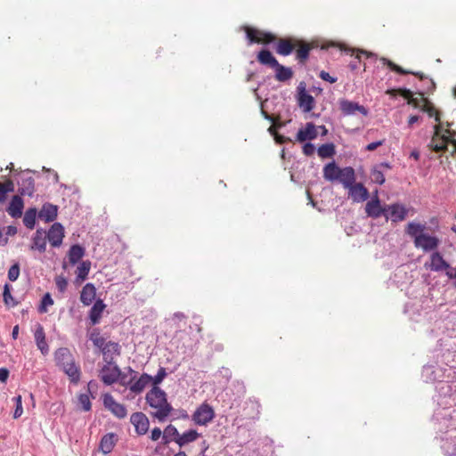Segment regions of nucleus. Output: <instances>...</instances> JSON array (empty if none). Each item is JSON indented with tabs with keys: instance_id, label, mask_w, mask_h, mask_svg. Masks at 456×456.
Returning a JSON list of instances; mask_svg holds the SVG:
<instances>
[{
	"instance_id": "nucleus-47",
	"label": "nucleus",
	"mask_w": 456,
	"mask_h": 456,
	"mask_svg": "<svg viewBox=\"0 0 456 456\" xmlns=\"http://www.w3.org/2000/svg\"><path fill=\"white\" fill-rule=\"evenodd\" d=\"M20 276V265L18 263L12 265L8 271V279L15 281Z\"/></svg>"
},
{
	"instance_id": "nucleus-54",
	"label": "nucleus",
	"mask_w": 456,
	"mask_h": 456,
	"mask_svg": "<svg viewBox=\"0 0 456 456\" xmlns=\"http://www.w3.org/2000/svg\"><path fill=\"white\" fill-rule=\"evenodd\" d=\"M384 142L385 140H380V141H377V142H370L369 143L367 146H366V151H375L378 147L381 146L384 144Z\"/></svg>"
},
{
	"instance_id": "nucleus-46",
	"label": "nucleus",
	"mask_w": 456,
	"mask_h": 456,
	"mask_svg": "<svg viewBox=\"0 0 456 456\" xmlns=\"http://www.w3.org/2000/svg\"><path fill=\"white\" fill-rule=\"evenodd\" d=\"M13 400L15 401V410L13 412V418L18 419L23 413L21 395H18V396L14 397Z\"/></svg>"
},
{
	"instance_id": "nucleus-45",
	"label": "nucleus",
	"mask_w": 456,
	"mask_h": 456,
	"mask_svg": "<svg viewBox=\"0 0 456 456\" xmlns=\"http://www.w3.org/2000/svg\"><path fill=\"white\" fill-rule=\"evenodd\" d=\"M370 179L372 182L378 184H383L385 183V175L381 170L374 168L370 173Z\"/></svg>"
},
{
	"instance_id": "nucleus-1",
	"label": "nucleus",
	"mask_w": 456,
	"mask_h": 456,
	"mask_svg": "<svg viewBox=\"0 0 456 456\" xmlns=\"http://www.w3.org/2000/svg\"><path fill=\"white\" fill-rule=\"evenodd\" d=\"M426 225L420 223L410 222L406 226V233L413 239L415 248L424 252L436 251L440 240L435 235L425 232Z\"/></svg>"
},
{
	"instance_id": "nucleus-21",
	"label": "nucleus",
	"mask_w": 456,
	"mask_h": 456,
	"mask_svg": "<svg viewBox=\"0 0 456 456\" xmlns=\"http://www.w3.org/2000/svg\"><path fill=\"white\" fill-rule=\"evenodd\" d=\"M318 133L314 124L307 123L304 128L298 130L297 134V140L300 142L306 140H314L317 137Z\"/></svg>"
},
{
	"instance_id": "nucleus-60",
	"label": "nucleus",
	"mask_w": 456,
	"mask_h": 456,
	"mask_svg": "<svg viewBox=\"0 0 456 456\" xmlns=\"http://www.w3.org/2000/svg\"><path fill=\"white\" fill-rule=\"evenodd\" d=\"M445 274L451 280L456 278V266L454 268L450 267V269L448 270V272L445 273Z\"/></svg>"
},
{
	"instance_id": "nucleus-51",
	"label": "nucleus",
	"mask_w": 456,
	"mask_h": 456,
	"mask_svg": "<svg viewBox=\"0 0 456 456\" xmlns=\"http://www.w3.org/2000/svg\"><path fill=\"white\" fill-rule=\"evenodd\" d=\"M315 151V147L313 143L311 142H306L305 143V145L303 146V153L305 155V156H312Z\"/></svg>"
},
{
	"instance_id": "nucleus-41",
	"label": "nucleus",
	"mask_w": 456,
	"mask_h": 456,
	"mask_svg": "<svg viewBox=\"0 0 456 456\" xmlns=\"http://www.w3.org/2000/svg\"><path fill=\"white\" fill-rule=\"evenodd\" d=\"M3 298L4 305L8 307H13L18 305V301L11 294L9 284H5L4 287Z\"/></svg>"
},
{
	"instance_id": "nucleus-52",
	"label": "nucleus",
	"mask_w": 456,
	"mask_h": 456,
	"mask_svg": "<svg viewBox=\"0 0 456 456\" xmlns=\"http://www.w3.org/2000/svg\"><path fill=\"white\" fill-rule=\"evenodd\" d=\"M319 77L327 82H330V84H333L337 81L336 77H331L328 72L322 70L319 74Z\"/></svg>"
},
{
	"instance_id": "nucleus-38",
	"label": "nucleus",
	"mask_w": 456,
	"mask_h": 456,
	"mask_svg": "<svg viewBox=\"0 0 456 456\" xmlns=\"http://www.w3.org/2000/svg\"><path fill=\"white\" fill-rule=\"evenodd\" d=\"M318 155L322 159L332 158L335 153V145L333 143H325L318 148Z\"/></svg>"
},
{
	"instance_id": "nucleus-4",
	"label": "nucleus",
	"mask_w": 456,
	"mask_h": 456,
	"mask_svg": "<svg viewBox=\"0 0 456 456\" xmlns=\"http://www.w3.org/2000/svg\"><path fill=\"white\" fill-rule=\"evenodd\" d=\"M434 129L435 132L428 147L436 152H441L448 151V145L450 144L452 146L451 154L452 156L456 155V140L451 136L442 134L443 126L440 123L436 125Z\"/></svg>"
},
{
	"instance_id": "nucleus-59",
	"label": "nucleus",
	"mask_w": 456,
	"mask_h": 456,
	"mask_svg": "<svg viewBox=\"0 0 456 456\" xmlns=\"http://www.w3.org/2000/svg\"><path fill=\"white\" fill-rule=\"evenodd\" d=\"M263 113L265 114V118L270 119V120L273 123V126H271L269 127V132H270L271 134H273V133H274V131H275V128H276L277 126H278V127H279V126H281V124H279V125L275 124V122H274L273 118L271 116H269V115H268L267 113H265V112H263Z\"/></svg>"
},
{
	"instance_id": "nucleus-55",
	"label": "nucleus",
	"mask_w": 456,
	"mask_h": 456,
	"mask_svg": "<svg viewBox=\"0 0 456 456\" xmlns=\"http://www.w3.org/2000/svg\"><path fill=\"white\" fill-rule=\"evenodd\" d=\"M167 372H158V374L152 378L151 382L154 387H157V385L164 379V378L167 376Z\"/></svg>"
},
{
	"instance_id": "nucleus-11",
	"label": "nucleus",
	"mask_w": 456,
	"mask_h": 456,
	"mask_svg": "<svg viewBox=\"0 0 456 456\" xmlns=\"http://www.w3.org/2000/svg\"><path fill=\"white\" fill-rule=\"evenodd\" d=\"M131 423L134 426L135 432L142 436L149 430L150 422L147 416L142 412H134L130 418Z\"/></svg>"
},
{
	"instance_id": "nucleus-27",
	"label": "nucleus",
	"mask_w": 456,
	"mask_h": 456,
	"mask_svg": "<svg viewBox=\"0 0 456 456\" xmlns=\"http://www.w3.org/2000/svg\"><path fill=\"white\" fill-rule=\"evenodd\" d=\"M96 296V289L94 284H86L80 294V300L85 305H89L94 300Z\"/></svg>"
},
{
	"instance_id": "nucleus-7",
	"label": "nucleus",
	"mask_w": 456,
	"mask_h": 456,
	"mask_svg": "<svg viewBox=\"0 0 456 456\" xmlns=\"http://www.w3.org/2000/svg\"><path fill=\"white\" fill-rule=\"evenodd\" d=\"M57 366L62 370H77L75 366L74 357L66 347H61L55 352Z\"/></svg>"
},
{
	"instance_id": "nucleus-62",
	"label": "nucleus",
	"mask_w": 456,
	"mask_h": 456,
	"mask_svg": "<svg viewBox=\"0 0 456 456\" xmlns=\"http://www.w3.org/2000/svg\"><path fill=\"white\" fill-rule=\"evenodd\" d=\"M8 191H5V190L2 187V183L0 182V200L4 201L6 200V194Z\"/></svg>"
},
{
	"instance_id": "nucleus-64",
	"label": "nucleus",
	"mask_w": 456,
	"mask_h": 456,
	"mask_svg": "<svg viewBox=\"0 0 456 456\" xmlns=\"http://www.w3.org/2000/svg\"><path fill=\"white\" fill-rule=\"evenodd\" d=\"M419 152L416 150L412 151L411 152V157L413 158L415 160H419Z\"/></svg>"
},
{
	"instance_id": "nucleus-19",
	"label": "nucleus",
	"mask_w": 456,
	"mask_h": 456,
	"mask_svg": "<svg viewBox=\"0 0 456 456\" xmlns=\"http://www.w3.org/2000/svg\"><path fill=\"white\" fill-rule=\"evenodd\" d=\"M24 208L23 200L20 195H14L7 208L8 214L13 218L21 216Z\"/></svg>"
},
{
	"instance_id": "nucleus-48",
	"label": "nucleus",
	"mask_w": 456,
	"mask_h": 456,
	"mask_svg": "<svg viewBox=\"0 0 456 456\" xmlns=\"http://www.w3.org/2000/svg\"><path fill=\"white\" fill-rule=\"evenodd\" d=\"M394 92L398 93L402 97H403L404 99H407L408 102L413 96L412 92L407 88H398V89H393L391 91H388V93H394Z\"/></svg>"
},
{
	"instance_id": "nucleus-42",
	"label": "nucleus",
	"mask_w": 456,
	"mask_h": 456,
	"mask_svg": "<svg viewBox=\"0 0 456 456\" xmlns=\"http://www.w3.org/2000/svg\"><path fill=\"white\" fill-rule=\"evenodd\" d=\"M121 375L122 372H106L102 375V379L105 384L110 385L118 381L121 379Z\"/></svg>"
},
{
	"instance_id": "nucleus-36",
	"label": "nucleus",
	"mask_w": 456,
	"mask_h": 456,
	"mask_svg": "<svg viewBox=\"0 0 456 456\" xmlns=\"http://www.w3.org/2000/svg\"><path fill=\"white\" fill-rule=\"evenodd\" d=\"M199 434L196 430L190 429L184 432L183 435H180L177 438V444L180 446H183L191 442L195 441L199 437Z\"/></svg>"
},
{
	"instance_id": "nucleus-44",
	"label": "nucleus",
	"mask_w": 456,
	"mask_h": 456,
	"mask_svg": "<svg viewBox=\"0 0 456 456\" xmlns=\"http://www.w3.org/2000/svg\"><path fill=\"white\" fill-rule=\"evenodd\" d=\"M53 305V300L51 297V295L49 293H46L42 298L41 305L38 308L39 313H41V314L46 313L47 306Z\"/></svg>"
},
{
	"instance_id": "nucleus-32",
	"label": "nucleus",
	"mask_w": 456,
	"mask_h": 456,
	"mask_svg": "<svg viewBox=\"0 0 456 456\" xmlns=\"http://www.w3.org/2000/svg\"><path fill=\"white\" fill-rule=\"evenodd\" d=\"M85 255V248L78 245H72L68 252L69 262L74 265H76Z\"/></svg>"
},
{
	"instance_id": "nucleus-3",
	"label": "nucleus",
	"mask_w": 456,
	"mask_h": 456,
	"mask_svg": "<svg viewBox=\"0 0 456 456\" xmlns=\"http://www.w3.org/2000/svg\"><path fill=\"white\" fill-rule=\"evenodd\" d=\"M257 61L275 70V79L279 82H287L293 77V70L291 68L285 67L278 62L273 53L267 50H261L256 56Z\"/></svg>"
},
{
	"instance_id": "nucleus-18",
	"label": "nucleus",
	"mask_w": 456,
	"mask_h": 456,
	"mask_svg": "<svg viewBox=\"0 0 456 456\" xmlns=\"http://www.w3.org/2000/svg\"><path fill=\"white\" fill-rule=\"evenodd\" d=\"M339 107L345 115H353L356 111H359L363 116L368 114V110L362 105L348 100H341L339 102Z\"/></svg>"
},
{
	"instance_id": "nucleus-13",
	"label": "nucleus",
	"mask_w": 456,
	"mask_h": 456,
	"mask_svg": "<svg viewBox=\"0 0 456 456\" xmlns=\"http://www.w3.org/2000/svg\"><path fill=\"white\" fill-rule=\"evenodd\" d=\"M426 265H428L431 271H434V272L445 271V273L448 272V270L451 267L449 263H447L444 260L442 254L438 251H435V252L431 253L430 263L428 265L426 264Z\"/></svg>"
},
{
	"instance_id": "nucleus-30",
	"label": "nucleus",
	"mask_w": 456,
	"mask_h": 456,
	"mask_svg": "<svg viewBox=\"0 0 456 456\" xmlns=\"http://www.w3.org/2000/svg\"><path fill=\"white\" fill-rule=\"evenodd\" d=\"M342 168H339L334 162L327 164L323 167V177L328 181L338 179Z\"/></svg>"
},
{
	"instance_id": "nucleus-28",
	"label": "nucleus",
	"mask_w": 456,
	"mask_h": 456,
	"mask_svg": "<svg viewBox=\"0 0 456 456\" xmlns=\"http://www.w3.org/2000/svg\"><path fill=\"white\" fill-rule=\"evenodd\" d=\"M105 306L106 305L102 299H98L94 303L89 313V318L93 325L99 323Z\"/></svg>"
},
{
	"instance_id": "nucleus-61",
	"label": "nucleus",
	"mask_w": 456,
	"mask_h": 456,
	"mask_svg": "<svg viewBox=\"0 0 456 456\" xmlns=\"http://www.w3.org/2000/svg\"><path fill=\"white\" fill-rule=\"evenodd\" d=\"M97 387V385L94 381H89L87 384V391L88 393L92 394Z\"/></svg>"
},
{
	"instance_id": "nucleus-5",
	"label": "nucleus",
	"mask_w": 456,
	"mask_h": 456,
	"mask_svg": "<svg viewBox=\"0 0 456 456\" xmlns=\"http://www.w3.org/2000/svg\"><path fill=\"white\" fill-rule=\"evenodd\" d=\"M119 348L118 343L109 341L105 347L101 350L105 362L102 370H120L116 363V358L119 356Z\"/></svg>"
},
{
	"instance_id": "nucleus-40",
	"label": "nucleus",
	"mask_w": 456,
	"mask_h": 456,
	"mask_svg": "<svg viewBox=\"0 0 456 456\" xmlns=\"http://www.w3.org/2000/svg\"><path fill=\"white\" fill-rule=\"evenodd\" d=\"M90 340L101 350L103 349L108 343L101 333L95 330L90 334Z\"/></svg>"
},
{
	"instance_id": "nucleus-2",
	"label": "nucleus",
	"mask_w": 456,
	"mask_h": 456,
	"mask_svg": "<svg viewBox=\"0 0 456 456\" xmlns=\"http://www.w3.org/2000/svg\"><path fill=\"white\" fill-rule=\"evenodd\" d=\"M146 401L151 408L156 409L153 416L159 421H164L173 410L167 403L166 393L158 387H153L147 393Z\"/></svg>"
},
{
	"instance_id": "nucleus-17",
	"label": "nucleus",
	"mask_w": 456,
	"mask_h": 456,
	"mask_svg": "<svg viewBox=\"0 0 456 456\" xmlns=\"http://www.w3.org/2000/svg\"><path fill=\"white\" fill-rule=\"evenodd\" d=\"M298 105L305 112L311 111L314 107V97L307 94L302 84L298 86Z\"/></svg>"
},
{
	"instance_id": "nucleus-29",
	"label": "nucleus",
	"mask_w": 456,
	"mask_h": 456,
	"mask_svg": "<svg viewBox=\"0 0 456 456\" xmlns=\"http://www.w3.org/2000/svg\"><path fill=\"white\" fill-rule=\"evenodd\" d=\"M419 94L420 95V101L423 103L421 110L428 113L430 118L434 117L436 122H440V112L426 97H424L423 93H419Z\"/></svg>"
},
{
	"instance_id": "nucleus-9",
	"label": "nucleus",
	"mask_w": 456,
	"mask_h": 456,
	"mask_svg": "<svg viewBox=\"0 0 456 456\" xmlns=\"http://www.w3.org/2000/svg\"><path fill=\"white\" fill-rule=\"evenodd\" d=\"M408 214L407 208L399 203H395L392 205L387 206V213L386 219H390L394 223H398L403 221Z\"/></svg>"
},
{
	"instance_id": "nucleus-14",
	"label": "nucleus",
	"mask_w": 456,
	"mask_h": 456,
	"mask_svg": "<svg viewBox=\"0 0 456 456\" xmlns=\"http://www.w3.org/2000/svg\"><path fill=\"white\" fill-rule=\"evenodd\" d=\"M64 238V228L60 223H54L48 231L47 239L50 244L56 248L60 247Z\"/></svg>"
},
{
	"instance_id": "nucleus-50",
	"label": "nucleus",
	"mask_w": 456,
	"mask_h": 456,
	"mask_svg": "<svg viewBox=\"0 0 456 456\" xmlns=\"http://www.w3.org/2000/svg\"><path fill=\"white\" fill-rule=\"evenodd\" d=\"M362 55H364L366 57V59H370V60H373V61L377 60L376 54L367 52V51H364V50L357 51L355 59H357L359 61H361Z\"/></svg>"
},
{
	"instance_id": "nucleus-20",
	"label": "nucleus",
	"mask_w": 456,
	"mask_h": 456,
	"mask_svg": "<svg viewBox=\"0 0 456 456\" xmlns=\"http://www.w3.org/2000/svg\"><path fill=\"white\" fill-rule=\"evenodd\" d=\"M34 338L37 348L43 354H46L49 352V347L45 340V333L44 327L41 324H37L35 329Z\"/></svg>"
},
{
	"instance_id": "nucleus-33",
	"label": "nucleus",
	"mask_w": 456,
	"mask_h": 456,
	"mask_svg": "<svg viewBox=\"0 0 456 456\" xmlns=\"http://www.w3.org/2000/svg\"><path fill=\"white\" fill-rule=\"evenodd\" d=\"M311 49H312V46L309 44L298 40V45L295 50H296L297 59L298 60V61L300 63L305 62V61L309 57V52Z\"/></svg>"
},
{
	"instance_id": "nucleus-34",
	"label": "nucleus",
	"mask_w": 456,
	"mask_h": 456,
	"mask_svg": "<svg viewBox=\"0 0 456 456\" xmlns=\"http://www.w3.org/2000/svg\"><path fill=\"white\" fill-rule=\"evenodd\" d=\"M151 376L148 375L146 372H143L140 379L132 384L130 387L131 391L136 394L141 393L146 387V386L151 383Z\"/></svg>"
},
{
	"instance_id": "nucleus-56",
	"label": "nucleus",
	"mask_w": 456,
	"mask_h": 456,
	"mask_svg": "<svg viewBox=\"0 0 456 456\" xmlns=\"http://www.w3.org/2000/svg\"><path fill=\"white\" fill-rule=\"evenodd\" d=\"M2 187L5 191L12 192L14 191V183L12 180L7 179L4 183H2Z\"/></svg>"
},
{
	"instance_id": "nucleus-53",
	"label": "nucleus",
	"mask_w": 456,
	"mask_h": 456,
	"mask_svg": "<svg viewBox=\"0 0 456 456\" xmlns=\"http://www.w3.org/2000/svg\"><path fill=\"white\" fill-rule=\"evenodd\" d=\"M419 96L418 97H413L411 99H410L409 101V104H411L413 107L415 108H418V109H422V106H423V103L422 102L420 101V95L419 94V93L417 94Z\"/></svg>"
},
{
	"instance_id": "nucleus-43",
	"label": "nucleus",
	"mask_w": 456,
	"mask_h": 456,
	"mask_svg": "<svg viewBox=\"0 0 456 456\" xmlns=\"http://www.w3.org/2000/svg\"><path fill=\"white\" fill-rule=\"evenodd\" d=\"M78 403L83 411H88L91 410L92 404L87 394H80L78 395Z\"/></svg>"
},
{
	"instance_id": "nucleus-16",
	"label": "nucleus",
	"mask_w": 456,
	"mask_h": 456,
	"mask_svg": "<svg viewBox=\"0 0 456 456\" xmlns=\"http://www.w3.org/2000/svg\"><path fill=\"white\" fill-rule=\"evenodd\" d=\"M349 191V197L353 200L354 202H363L368 200L369 198V191L365 188V186L361 183H354L352 186L348 188Z\"/></svg>"
},
{
	"instance_id": "nucleus-23",
	"label": "nucleus",
	"mask_w": 456,
	"mask_h": 456,
	"mask_svg": "<svg viewBox=\"0 0 456 456\" xmlns=\"http://www.w3.org/2000/svg\"><path fill=\"white\" fill-rule=\"evenodd\" d=\"M58 208L56 205L45 203L39 211L38 216L45 222H53L57 217Z\"/></svg>"
},
{
	"instance_id": "nucleus-25",
	"label": "nucleus",
	"mask_w": 456,
	"mask_h": 456,
	"mask_svg": "<svg viewBox=\"0 0 456 456\" xmlns=\"http://www.w3.org/2000/svg\"><path fill=\"white\" fill-rule=\"evenodd\" d=\"M46 238L47 236H45V232L43 230H37L32 239L30 248L37 249L41 253L45 252L46 249Z\"/></svg>"
},
{
	"instance_id": "nucleus-8",
	"label": "nucleus",
	"mask_w": 456,
	"mask_h": 456,
	"mask_svg": "<svg viewBox=\"0 0 456 456\" xmlns=\"http://www.w3.org/2000/svg\"><path fill=\"white\" fill-rule=\"evenodd\" d=\"M214 417L213 408L207 403H202L193 413L192 420L198 425H207Z\"/></svg>"
},
{
	"instance_id": "nucleus-10",
	"label": "nucleus",
	"mask_w": 456,
	"mask_h": 456,
	"mask_svg": "<svg viewBox=\"0 0 456 456\" xmlns=\"http://www.w3.org/2000/svg\"><path fill=\"white\" fill-rule=\"evenodd\" d=\"M103 404L106 409L110 410L116 417L123 419L126 416V407L116 402L112 395L106 394L103 396Z\"/></svg>"
},
{
	"instance_id": "nucleus-6",
	"label": "nucleus",
	"mask_w": 456,
	"mask_h": 456,
	"mask_svg": "<svg viewBox=\"0 0 456 456\" xmlns=\"http://www.w3.org/2000/svg\"><path fill=\"white\" fill-rule=\"evenodd\" d=\"M244 31L249 44L256 43L267 45L276 40L275 35L248 26L244 27Z\"/></svg>"
},
{
	"instance_id": "nucleus-24",
	"label": "nucleus",
	"mask_w": 456,
	"mask_h": 456,
	"mask_svg": "<svg viewBox=\"0 0 456 456\" xmlns=\"http://www.w3.org/2000/svg\"><path fill=\"white\" fill-rule=\"evenodd\" d=\"M355 179L354 169L351 167H346L342 168L338 180H339L346 189H348L355 183Z\"/></svg>"
},
{
	"instance_id": "nucleus-22",
	"label": "nucleus",
	"mask_w": 456,
	"mask_h": 456,
	"mask_svg": "<svg viewBox=\"0 0 456 456\" xmlns=\"http://www.w3.org/2000/svg\"><path fill=\"white\" fill-rule=\"evenodd\" d=\"M380 61L383 62V64L387 65L392 71H395L401 75H406V74H411L417 77H419L420 80H423L425 78H428L423 73L421 72H414L411 70H407L400 67L399 65L395 64L392 61L387 59V58H380Z\"/></svg>"
},
{
	"instance_id": "nucleus-57",
	"label": "nucleus",
	"mask_w": 456,
	"mask_h": 456,
	"mask_svg": "<svg viewBox=\"0 0 456 456\" xmlns=\"http://www.w3.org/2000/svg\"><path fill=\"white\" fill-rule=\"evenodd\" d=\"M161 435H162L161 429L159 428H155L151 431V439L152 441H157L160 438Z\"/></svg>"
},
{
	"instance_id": "nucleus-26",
	"label": "nucleus",
	"mask_w": 456,
	"mask_h": 456,
	"mask_svg": "<svg viewBox=\"0 0 456 456\" xmlns=\"http://www.w3.org/2000/svg\"><path fill=\"white\" fill-rule=\"evenodd\" d=\"M18 191L20 195L32 196L35 191V181L32 176L22 177L19 183Z\"/></svg>"
},
{
	"instance_id": "nucleus-39",
	"label": "nucleus",
	"mask_w": 456,
	"mask_h": 456,
	"mask_svg": "<svg viewBox=\"0 0 456 456\" xmlns=\"http://www.w3.org/2000/svg\"><path fill=\"white\" fill-rule=\"evenodd\" d=\"M37 209L28 208L24 215L23 224L28 229H33L36 224Z\"/></svg>"
},
{
	"instance_id": "nucleus-31",
	"label": "nucleus",
	"mask_w": 456,
	"mask_h": 456,
	"mask_svg": "<svg viewBox=\"0 0 456 456\" xmlns=\"http://www.w3.org/2000/svg\"><path fill=\"white\" fill-rule=\"evenodd\" d=\"M116 436L113 433L106 434L102 436L100 442V449L104 453L107 454L110 452L116 444Z\"/></svg>"
},
{
	"instance_id": "nucleus-37",
	"label": "nucleus",
	"mask_w": 456,
	"mask_h": 456,
	"mask_svg": "<svg viewBox=\"0 0 456 456\" xmlns=\"http://www.w3.org/2000/svg\"><path fill=\"white\" fill-rule=\"evenodd\" d=\"M91 269V262L86 260L80 263V265L77 267V280L81 281H85L90 272Z\"/></svg>"
},
{
	"instance_id": "nucleus-15",
	"label": "nucleus",
	"mask_w": 456,
	"mask_h": 456,
	"mask_svg": "<svg viewBox=\"0 0 456 456\" xmlns=\"http://www.w3.org/2000/svg\"><path fill=\"white\" fill-rule=\"evenodd\" d=\"M366 214L372 218H379L381 216H386L387 213V206L382 207L380 205V200L376 196L371 200L368 201L365 206Z\"/></svg>"
},
{
	"instance_id": "nucleus-58",
	"label": "nucleus",
	"mask_w": 456,
	"mask_h": 456,
	"mask_svg": "<svg viewBox=\"0 0 456 456\" xmlns=\"http://www.w3.org/2000/svg\"><path fill=\"white\" fill-rule=\"evenodd\" d=\"M69 375L70 381L74 384H77L80 380V372H66Z\"/></svg>"
},
{
	"instance_id": "nucleus-49",
	"label": "nucleus",
	"mask_w": 456,
	"mask_h": 456,
	"mask_svg": "<svg viewBox=\"0 0 456 456\" xmlns=\"http://www.w3.org/2000/svg\"><path fill=\"white\" fill-rule=\"evenodd\" d=\"M55 284H56V287L57 289L61 291V292H63L66 290L67 289V286H68V281L67 280L62 277V276H58L56 279H55Z\"/></svg>"
},
{
	"instance_id": "nucleus-12",
	"label": "nucleus",
	"mask_w": 456,
	"mask_h": 456,
	"mask_svg": "<svg viewBox=\"0 0 456 456\" xmlns=\"http://www.w3.org/2000/svg\"><path fill=\"white\" fill-rule=\"evenodd\" d=\"M298 45V39L280 38L277 42L275 51L282 56L289 55Z\"/></svg>"
},
{
	"instance_id": "nucleus-63",
	"label": "nucleus",
	"mask_w": 456,
	"mask_h": 456,
	"mask_svg": "<svg viewBox=\"0 0 456 456\" xmlns=\"http://www.w3.org/2000/svg\"><path fill=\"white\" fill-rule=\"evenodd\" d=\"M418 120H419V116H416V115L411 116L408 119V125L412 126L413 124L418 122Z\"/></svg>"
},
{
	"instance_id": "nucleus-35",
	"label": "nucleus",
	"mask_w": 456,
	"mask_h": 456,
	"mask_svg": "<svg viewBox=\"0 0 456 456\" xmlns=\"http://www.w3.org/2000/svg\"><path fill=\"white\" fill-rule=\"evenodd\" d=\"M180 434L177 431L176 428L173 425H168L163 431V443L167 444L170 441H175L177 443V438Z\"/></svg>"
}]
</instances>
